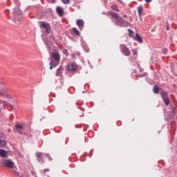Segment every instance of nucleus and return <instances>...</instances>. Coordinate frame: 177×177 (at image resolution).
<instances>
[{
    "mask_svg": "<svg viewBox=\"0 0 177 177\" xmlns=\"http://www.w3.org/2000/svg\"><path fill=\"white\" fill-rule=\"evenodd\" d=\"M108 15L109 16H111L113 19H115V26H120V27H127V26H129V24L125 21L122 17H120V16L117 13L114 12L109 11Z\"/></svg>",
    "mask_w": 177,
    "mask_h": 177,
    "instance_id": "obj_1",
    "label": "nucleus"
},
{
    "mask_svg": "<svg viewBox=\"0 0 177 177\" xmlns=\"http://www.w3.org/2000/svg\"><path fill=\"white\" fill-rule=\"evenodd\" d=\"M52 57L54 59V60H55V62L53 61L50 62V70H52V68L56 67V66L59 64V62H60V55H59V51L55 50L53 52Z\"/></svg>",
    "mask_w": 177,
    "mask_h": 177,
    "instance_id": "obj_2",
    "label": "nucleus"
},
{
    "mask_svg": "<svg viewBox=\"0 0 177 177\" xmlns=\"http://www.w3.org/2000/svg\"><path fill=\"white\" fill-rule=\"evenodd\" d=\"M13 16L15 23L19 24V21L21 20V12L20 11V8H19V7L14 9Z\"/></svg>",
    "mask_w": 177,
    "mask_h": 177,
    "instance_id": "obj_3",
    "label": "nucleus"
},
{
    "mask_svg": "<svg viewBox=\"0 0 177 177\" xmlns=\"http://www.w3.org/2000/svg\"><path fill=\"white\" fill-rule=\"evenodd\" d=\"M1 163L3 165H4V167H6V168H10V169L15 168V162L10 159L2 160Z\"/></svg>",
    "mask_w": 177,
    "mask_h": 177,
    "instance_id": "obj_4",
    "label": "nucleus"
},
{
    "mask_svg": "<svg viewBox=\"0 0 177 177\" xmlns=\"http://www.w3.org/2000/svg\"><path fill=\"white\" fill-rule=\"evenodd\" d=\"M160 95L165 106H168L169 104V97H168V93L162 91L160 92Z\"/></svg>",
    "mask_w": 177,
    "mask_h": 177,
    "instance_id": "obj_5",
    "label": "nucleus"
},
{
    "mask_svg": "<svg viewBox=\"0 0 177 177\" xmlns=\"http://www.w3.org/2000/svg\"><path fill=\"white\" fill-rule=\"evenodd\" d=\"M0 96L3 97V99H6L8 101L13 100V96L6 91H0Z\"/></svg>",
    "mask_w": 177,
    "mask_h": 177,
    "instance_id": "obj_6",
    "label": "nucleus"
},
{
    "mask_svg": "<svg viewBox=\"0 0 177 177\" xmlns=\"http://www.w3.org/2000/svg\"><path fill=\"white\" fill-rule=\"evenodd\" d=\"M120 50L124 56H129V55H131V51L124 44L120 45Z\"/></svg>",
    "mask_w": 177,
    "mask_h": 177,
    "instance_id": "obj_7",
    "label": "nucleus"
},
{
    "mask_svg": "<svg viewBox=\"0 0 177 177\" xmlns=\"http://www.w3.org/2000/svg\"><path fill=\"white\" fill-rule=\"evenodd\" d=\"M77 68L78 66L75 62H71L68 65V70L71 73H75Z\"/></svg>",
    "mask_w": 177,
    "mask_h": 177,
    "instance_id": "obj_8",
    "label": "nucleus"
},
{
    "mask_svg": "<svg viewBox=\"0 0 177 177\" xmlns=\"http://www.w3.org/2000/svg\"><path fill=\"white\" fill-rule=\"evenodd\" d=\"M40 27H41V28H45L47 34H50V25H49V24L45 23V22H41Z\"/></svg>",
    "mask_w": 177,
    "mask_h": 177,
    "instance_id": "obj_9",
    "label": "nucleus"
},
{
    "mask_svg": "<svg viewBox=\"0 0 177 177\" xmlns=\"http://www.w3.org/2000/svg\"><path fill=\"white\" fill-rule=\"evenodd\" d=\"M57 15L62 17H63V15H64V11L63 10V8L62 7H57Z\"/></svg>",
    "mask_w": 177,
    "mask_h": 177,
    "instance_id": "obj_10",
    "label": "nucleus"
},
{
    "mask_svg": "<svg viewBox=\"0 0 177 177\" xmlns=\"http://www.w3.org/2000/svg\"><path fill=\"white\" fill-rule=\"evenodd\" d=\"M77 26L81 28V27H84V24H85V22H84V20L82 19H77L76 21Z\"/></svg>",
    "mask_w": 177,
    "mask_h": 177,
    "instance_id": "obj_11",
    "label": "nucleus"
},
{
    "mask_svg": "<svg viewBox=\"0 0 177 177\" xmlns=\"http://www.w3.org/2000/svg\"><path fill=\"white\" fill-rule=\"evenodd\" d=\"M0 157H3V158H6L8 157V151L0 149Z\"/></svg>",
    "mask_w": 177,
    "mask_h": 177,
    "instance_id": "obj_12",
    "label": "nucleus"
},
{
    "mask_svg": "<svg viewBox=\"0 0 177 177\" xmlns=\"http://www.w3.org/2000/svg\"><path fill=\"white\" fill-rule=\"evenodd\" d=\"M134 39L135 41H137V42H138L139 44H142L143 42V39H142V37H140V36L138 33H136V37H134Z\"/></svg>",
    "mask_w": 177,
    "mask_h": 177,
    "instance_id": "obj_13",
    "label": "nucleus"
},
{
    "mask_svg": "<svg viewBox=\"0 0 177 177\" xmlns=\"http://www.w3.org/2000/svg\"><path fill=\"white\" fill-rule=\"evenodd\" d=\"M62 74H63V67L60 66L57 70V73L56 76L57 77H60L62 76Z\"/></svg>",
    "mask_w": 177,
    "mask_h": 177,
    "instance_id": "obj_14",
    "label": "nucleus"
},
{
    "mask_svg": "<svg viewBox=\"0 0 177 177\" xmlns=\"http://www.w3.org/2000/svg\"><path fill=\"white\" fill-rule=\"evenodd\" d=\"M138 15H139V17H142V13H143V7L142 6H139L138 8Z\"/></svg>",
    "mask_w": 177,
    "mask_h": 177,
    "instance_id": "obj_15",
    "label": "nucleus"
},
{
    "mask_svg": "<svg viewBox=\"0 0 177 177\" xmlns=\"http://www.w3.org/2000/svg\"><path fill=\"white\" fill-rule=\"evenodd\" d=\"M153 93H160V89L158 88V86L155 85L153 88Z\"/></svg>",
    "mask_w": 177,
    "mask_h": 177,
    "instance_id": "obj_16",
    "label": "nucleus"
},
{
    "mask_svg": "<svg viewBox=\"0 0 177 177\" xmlns=\"http://www.w3.org/2000/svg\"><path fill=\"white\" fill-rule=\"evenodd\" d=\"M111 8L112 10H115L116 12H120V10H118V6L115 4H113L111 6Z\"/></svg>",
    "mask_w": 177,
    "mask_h": 177,
    "instance_id": "obj_17",
    "label": "nucleus"
},
{
    "mask_svg": "<svg viewBox=\"0 0 177 177\" xmlns=\"http://www.w3.org/2000/svg\"><path fill=\"white\" fill-rule=\"evenodd\" d=\"M0 147H6V141L0 140Z\"/></svg>",
    "mask_w": 177,
    "mask_h": 177,
    "instance_id": "obj_18",
    "label": "nucleus"
},
{
    "mask_svg": "<svg viewBox=\"0 0 177 177\" xmlns=\"http://www.w3.org/2000/svg\"><path fill=\"white\" fill-rule=\"evenodd\" d=\"M73 32H74L75 34V35H78L80 36V31H78V29L73 28L72 29Z\"/></svg>",
    "mask_w": 177,
    "mask_h": 177,
    "instance_id": "obj_19",
    "label": "nucleus"
},
{
    "mask_svg": "<svg viewBox=\"0 0 177 177\" xmlns=\"http://www.w3.org/2000/svg\"><path fill=\"white\" fill-rule=\"evenodd\" d=\"M15 128H16V131H21V129H23V127L19 124H17L15 126Z\"/></svg>",
    "mask_w": 177,
    "mask_h": 177,
    "instance_id": "obj_20",
    "label": "nucleus"
},
{
    "mask_svg": "<svg viewBox=\"0 0 177 177\" xmlns=\"http://www.w3.org/2000/svg\"><path fill=\"white\" fill-rule=\"evenodd\" d=\"M37 158H42V157H44V154H42L41 153H37Z\"/></svg>",
    "mask_w": 177,
    "mask_h": 177,
    "instance_id": "obj_21",
    "label": "nucleus"
},
{
    "mask_svg": "<svg viewBox=\"0 0 177 177\" xmlns=\"http://www.w3.org/2000/svg\"><path fill=\"white\" fill-rule=\"evenodd\" d=\"M3 106L5 107V106H8L9 104V102L8 101L3 100L2 101Z\"/></svg>",
    "mask_w": 177,
    "mask_h": 177,
    "instance_id": "obj_22",
    "label": "nucleus"
},
{
    "mask_svg": "<svg viewBox=\"0 0 177 177\" xmlns=\"http://www.w3.org/2000/svg\"><path fill=\"white\" fill-rule=\"evenodd\" d=\"M128 32H129V37H133L132 34H133V31H132L131 29H128Z\"/></svg>",
    "mask_w": 177,
    "mask_h": 177,
    "instance_id": "obj_23",
    "label": "nucleus"
},
{
    "mask_svg": "<svg viewBox=\"0 0 177 177\" xmlns=\"http://www.w3.org/2000/svg\"><path fill=\"white\" fill-rule=\"evenodd\" d=\"M63 3H65V5H67L68 3H70V0H62Z\"/></svg>",
    "mask_w": 177,
    "mask_h": 177,
    "instance_id": "obj_24",
    "label": "nucleus"
},
{
    "mask_svg": "<svg viewBox=\"0 0 177 177\" xmlns=\"http://www.w3.org/2000/svg\"><path fill=\"white\" fill-rule=\"evenodd\" d=\"M16 132L20 135H23V131L21 130H16Z\"/></svg>",
    "mask_w": 177,
    "mask_h": 177,
    "instance_id": "obj_25",
    "label": "nucleus"
},
{
    "mask_svg": "<svg viewBox=\"0 0 177 177\" xmlns=\"http://www.w3.org/2000/svg\"><path fill=\"white\" fill-rule=\"evenodd\" d=\"M167 30L168 31L169 30V24L168 22H167Z\"/></svg>",
    "mask_w": 177,
    "mask_h": 177,
    "instance_id": "obj_26",
    "label": "nucleus"
},
{
    "mask_svg": "<svg viewBox=\"0 0 177 177\" xmlns=\"http://www.w3.org/2000/svg\"><path fill=\"white\" fill-rule=\"evenodd\" d=\"M147 3H150L153 0H145Z\"/></svg>",
    "mask_w": 177,
    "mask_h": 177,
    "instance_id": "obj_27",
    "label": "nucleus"
},
{
    "mask_svg": "<svg viewBox=\"0 0 177 177\" xmlns=\"http://www.w3.org/2000/svg\"><path fill=\"white\" fill-rule=\"evenodd\" d=\"M133 55H138V51L133 50Z\"/></svg>",
    "mask_w": 177,
    "mask_h": 177,
    "instance_id": "obj_28",
    "label": "nucleus"
},
{
    "mask_svg": "<svg viewBox=\"0 0 177 177\" xmlns=\"http://www.w3.org/2000/svg\"><path fill=\"white\" fill-rule=\"evenodd\" d=\"M48 169H44V172L48 171Z\"/></svg>",
    "mask_w": 177,
    "mask_h": 177,
    "instance_id": "obj_29",
    "label": "nucleus"
},
{
    "mask_svg": "<svg viewBox=\"0 0 177 177\" xmlns=\"http://www.w3.org/2000/svg\"><path fill=\"white\" fill-rule=\"evenodd\" d=\"M16 175H19V172L15 171Z\"/></svg>",
    "mask_w": 177,
    "mask_h": 177,
    "instance_id": "obj_30",
    "label": "nucleus"
},
{
    "mask_svg": "<svg viewBox=\"0 0 177 177\" xmlns=\"http://www.w3.org/2000/svg\"><path fill=\"white\" fill-rule=\"evenodd\" d=\"M124 18H127V15H124Z\"/></svg>",
    "mask_w": 177,
    "mask_h": 177,
    "instance_id": "obj_31",
    "label": "nucleus"
}]
</instances>
